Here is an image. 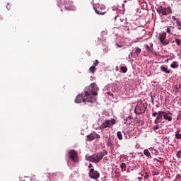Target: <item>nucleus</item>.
<instances>
[{
    "label": "nucleus",
    "instance_id": "393cba45",
    "mask_svg": "<svg viewBox=\"0 0 181 181\" xmlns=\"http://www.w3.org/2000/svg\"><path fill=\"white\" fill-rule=\"evenodd\" d=\"M117 136L120 141L122 140V133L121 132H117Z\"/></svg>",
    "mask_w": 181,
    "mask_h": 181
},
{
    "label": "nucleus",
    "instance_id": "20e7f679",
    "mask_svg": "<svg viewBox=\"0 0 181 181\" xmlns=\"http://www.w3.org/2000/svg\"><path fill=\"white\" fill-rule=\"evenodd\" d=\"M152 117H157L154 120V123L156 124V125H158V124H163V122H162L163 121V112L158 111L157 112L152 110Z\"/></svg>",
    "mask_w": 181,
    "mask_h": 181
},
{
    "label": "nucleus",
    "instance_id": "6e6552de",
    "mask_svg": "<svg viewBox=\"0 0 181 181\" xmlns=\"http://www.w3.org/2000/svg\"><path fill=\"white\" fill-rule=\"evenodd\" d=\"M68 156L69 158H70V159H71V160H73V162H78V158L77 157L78 154L76 151H69V152L68 153Z\"/></svg>",
    "mask_w": 181,
    "mask_h": 181
},
{
    "label": "nucleus",
    "instance_id": "f8f14e48",
    "mask_svg": "<svg viewBox=\"0 0 181 181\" xmlns=\"http://www.w3.org/2000/svg\"><path fill=\"white\" fill-rule=\"evenodd\" d=\"M114 124L112 120H107L103 124L100 126V129H104L105 128H110Z\"/></svg>",
    "mask_w": 181,
    "mask_h": 181
},
{
    "label": "nucleus",
    "instance_id": "423d86ee",
    "mask_svg": "<svg viewBox=\"0 0 181 181\" xmlns=\"http://www.w3.org/2000/svg\"><path fill=\"white\" fill-rule=\"evenodd\" d=\"M95 13L98 15H104L105 13V6L100 4H97L93 6Z\"/></svg>",
    "mask_w": 181,
    "mask_h": 181
},
{
    "label": "nucleus",
    "instance_id": "aec40b11",
    "mask_svg": "<svg viewBox=\"0 0 181 181\" xmlns=\"http://www.w3.org/2000/svg\"><path fill=\"white\" fill-rule=\"evenodd\" d=\"M175 42L177 46H181V39L180 38H175Z\"/></svg>",
    "mask_w": 181,
    "mask_h": 181
},
{
    "label": "nucleus",
    "instance_id": "6ab92c4d",
    "mask_svg": "<svg viewBox=\"0 0 181 181\" xmlns=\"http://www.w3.org/2000/svg\"><path fill=\"white\" fill-rule=\"evenodd\" d=\"M160 70L161 71H163V73H170V70L168 69V68L165 67L164 66H160Z\"/></svg>",
    "mask_w": 181,
    "mask_h": 181
},
{
    "label": "nucleus",
    "instance_id": "473e14b6",
    "mask_svg": "<svg viewBox=\"0 0 181 181\" xmlns=\"http://www.w3.org/2000/svg\"><path fill=\"white\" fill-rule=\"evenodd\" d=\"M132 56H134V53L133 52H130V54L128 56L129 60H131V58L132 57Z\"/></svg>",
    "mask_w": 181,
    "mask_h": 181
},
{
    "label": "nucleus",
    "instance_id": "4468645a",
    "mask_svg": "<svg viewBox=\"0 0 181 181\" xmlns=\"http://www.w3.org/2000/svg\"><path fill=\"white\" fill-rule=\"evenodd\" d=\"M166 32H167V33H168V35H172L173 36H176V33H175V27H173V26L168 27L166 29Z\"/></svg>",
    "mask_w": 181,
    "mask_h": 181
},
{
    "label": "nucleus",
    "instance_id": "09e8293b",
    "mask_svg": "<svg viewBox=\"0 0 181 181\" xmlns=\"http://www.w3.org/2000/svg\"><path fill=\"white\" fill-rule=\"evenodd\" d=\"M151 149H152V148H150L149 150L151 151Z\"/></svg>",
    "mask_w": 181,
    "mask_h": 181
},
{
    "label": "nucleus",
    "instance_id": "f03ea898",
    "mask_svg": "<svg viewBox=\"0 0 181 181\" xmlns=\"http://www.w3.org/2000/svg\"><path fill=\"white\" fill-rule=\"evenodd\" d=\"M108 153V151L107 150H104L103 151L99 152L96 154H93V156H88L86 158L87 160H89V162H93V163H98L101 159H103L105 155Z\"/></svg>",
    "mask_w": 181,
    "mask_h": 181
},
{
    "label": "nucleus",
    "instance_id": "5701e85b",
    "mask_svg": "<svg viewBox=\"0 0 181 181\" xmlns=\"http://www.w3.org/2000/svg\"><path fill=\"white\" fill-rule=\"evenodd\" d=\"M95 70H97V69L95 68V66H92L89 68V71H90V73H95Z\"/></svg>",
    "mask_w": 181,
    "mask_h": 181
},
{
    "label": "nucleus",
    "instance_id": "49530a36",
    "mask_svg": "<svg viewBox=\"0 0 181 181\" xmlns=\"http://www.w3.org/2000/svg\"><path fill=\"white\" fill-rule=\"evenodd\" d=\"M114 124H115V120H114Z\"/></svg>",
    "mask_w": 181,
    "mask_h": 181
},
{
    "label": "nucleus",
    "instance_id": "cd10ccee",
    "mask_svg": "<svg viewBox=\"0 0 181 181\" xmlns=\"http://www.w3.org/2000/svg\"><path fill=\"white\" fill-rule=\"evenodd\" d=\"M153 131H155V132H158L156 131H158V129H159V125L153 126Z\"/></svg>",
    "mask_w": 181,
    "mask_h": 181
},
{
    "label": "nucleus",
    "instance_id": "a18cd8bd",
    "mask_svg": "<svg viewBox=\"0 0 181 181\" xmlns=\"http://www.w3.org/2000/svg\"><path fill=\"white\" fill-rule=\"evenodd\" d=\"M116 176H119V174H117Z\"/></svg>",
    "mask_w": 181,
    "mask_h": 181
},
{
    "label": "nucleus",
    "instance_id": "ddd939ff",
    "mask_svg": "<svg viewBox=\"0 0 181 181\" xmlns=\"http://www.w3.org/2000/svg\"><path fill=\"white\" fill-rule=\"evenodd\" d=\"M95 138H100V135L97 134V133H90L87 136L88 141H94Z\"/></svg>",
    "mask_w": 181,
    "mask_h": 181
},
{
    "label": "nucleus",
    "instance_id": "4c0bfd02",
    "mask_svg": "<svg viewBox=\"0 0 181 181\" xmlns=\"http://www.w3.org/2000/svg\"><path fill=\"white\" fill-rule=\"evenodd\" d=\"M104 160H108V157H105Z\"/></svg>",
    "mask_w": 181,
    "mask_h": 181
},
{
    "label": "nucleus",
    "instance_id": "e433bc0d",
    "mask_svg": "<svg viewBox=\"0 0 181 181\" xmlns=\"http://www.w3.org/2000/svg\"><path fill=\"white\" fill-rule=\"evenodd\" d=\"M57 173H52L53 177H54V176H57Z\"/></svg>",
    "mask_w": 181,
    "mask_h": 181
},
{
    "label": "nucleus",
    "instance_id": "7ed1b4c3",
    "mask_svg": "<svg viewBox=\"0 0 181 181\" xmlns=\"http://www.w3.org/2000/svg\"><path fill=\"white\" fill-rule=\"evenodd\" d=\"M146 108H148V104L139 103L137 104L134 112L136 115H141V114H144L145 111H146Z\"/></svg>",
    "mask_w": 181,
    "mask_h": 181
},
{
    "label": "nucleus",
    "instance_id": "a19ab883",
    "mask_svg": "<svg viewBox=\"0 0 181 181\" xmlns=\"http://www.w3.org/2000/svg\"><path fill=\"white\" fill-rule=\"evenodd\" d=\"M144 177H148V174L146 173V175L144 176Z\"/></svg>",
    "mask_w": 181,
    "mask_h": 181
},
{
    "label": "nucleus",
    "instance_id": "f704fd0d",
    "mask_svg": "<svg viewBox=\"0 0 181 181\" xmlns=\"http://www.w3.org/2000/svg\"><path fill=\"white\" fill-rule=\"evenodd\" d=\"M117 47H122V45H118L117 43L115 44Z\"/></svg>",
    "mask_w": 181,
    "mask_h": 181
},
{
    "label": "nucleus",
    "instance_id": "f257e3e1",
    "mask_svg": "<svg viewBox=\"0 0 181 181\" xmlns=\"http://www.w3.org/2000/svg\"><path fill=\"white\" fill-rule=\"evenodd\" d=\"M98 86L97 83H93L84 90V93L79 94L75 99L76 104L84 103V104H94L97 101V98L93 95H97L98 93Z\"/></svg>",
    "mask_w": 181,
    "mask_h": 181
},
{
    "label": "nucleus",
    "instance_id": "c03bdc74",
    "mask_svg": "<svg viewBox=\"0 0 181 181\" xmlns=\"http://www.w3.org/2000/svg\"><path fill=\"white\" fill-rule=\"evenodd\" d=\"M153 175H158L156 173H154Z\"/></svg>",
    "mask_w": 181,
    "mask_h": 181
},
{
    "label": "nucleus",
    "instance_id": "b1692460",
    "mask_svg": "<svg viewBox=\"0 0 181 181\" xmlns=\"http://www.w3.org/2000/svg\"><path fill=\"white\" fill-rule=\"evenodd\" d=\"M141 52H142V49L141 48L136 47V51L134 52V54H136L138 56V54H139Z\"/></svg>",
    "mask_w": 181,
    "mask_h": 181
},
{
    "label": "nucleus",
    "instance_id": "72a5a7b5",
    "mask_svg": "<svg viewBox=\"0 0 181 181\" xmlns=\"http://www.w3.org/2000/svg\"><path fill=\"white\" fill-rule=\"evenodd\" d=\"M145 47L147 50H151V47H149V45H146Z\"/></svg>",
    "mask_w": 181,
    "mask_h": 181
},
{
    "label": "nucleus",
    "instance_id": "dca6fc26",
    "mask_svg": "<svg viewBox=\"0 0 181 181\" xmlns=\"http://www.w3.org/2000/svg\"><path fill=\"white\" fill-rule=\"evenodd\" d=\"M181 130L180 129H177V130L175 132V138L176 139H181Z\"/></svg>",
    "mask_w": 181,
    "mask_h": 181
},
{
    "label": "nucleus",
    "instance_id": "1a4fd4ad",
    "mask_svg": "<svg viewBox=\"0 0 181 181\" xmlns=\"http://www.w3.org/2000/svg\"><path fill=\"white\" fill-rule=\"evenodd\" d=\"M159 40L160 43L163 45V46H166V45H169L170 42L169 40H166V33H163L159 35Z\"/></svg>",
    "mask_w": 181,
    "mask_h": 181
},
{
    "label": "nucleus",
    "instance_id": "bb28decb",
    "mask_svg": "<svg viewBox=\"0 0 181 181\" xmlns=\"http://www.w3.org/2000/svg\"><path fill=\"white\" fill-rule=\"evenodd\" d=\"M120 168H121L122 170H126L127 165L124 163H122L120 165Z\"/></svg>",
    "mask_w": 181,
    "mask_h": 181
},
{
    "label": "nucleus",
    "instance_id": "412c9836",
    "mask_svg": "<svg viewBox=\"0 0 181 181\" xmlns=\"http://www.w3.org/2000/svg\"><path fill=\"white\" fill-rule=\"evenodd\" d=\"M131 119H132V116L127 117L124 119V124H127V122H129V124H131Z\"/></svg>",
    "mask_w": 181,
    "mask_h": 181
},
{
    "label": "nucleus",
    "instance_id": "9d476101",
    "mask_svg": "<svg viewBox=\"0 0 181 181\" xmlns=\"http://www.w3.org/2000/svg\"><path fill=\"white\" fill-rule=\"evenodd\" d=\"M89 177L91 179H98V177H100V173L94 170V168H90L89 171Z\"/></svg>",
    "mask_w": 181,
    "mask_h": 181
},
{
    "label": "nucleus",
    "instance_id": "7c9ffc66",
    "mask_svg": "<svg viewBox=\"0 0 181 181\" xmlns=\"http://www.w3.org/2000/svg\"><path fill=\"white\" fill-rule=\"evenodd\" d=\"M98 63H100V62H98V60L96 59V60H95L93 66H95H95H98Z\"/></svg>",
    "mask_w": 181,
    "mask_h": 181
},
{
    "label": "nucleus",
    "instance_id": "a878e982",
    "mask_svg": "<svg viewBox=\"0 0 181 181\" xmlns=\"http://www.w3.org/2000/svg\"><path fill=\"white\" fill-rule=\"evenodd\" d=\"M177 28L178 29V30L181 31V21H177Z\"/></svg>",
    "mask_w": 181,
    "mask_h": 181
},
{
    "label": "nucleus",
    "instance_id": "9b49d317",
    "mask_svg": "<svg viewBox=\"0 0 181 181\" xmlns=\"http://www.w3.org/2000/svg\"><path fill=\"white\" fill-rule=\"evenodd\" d=\"M172 112L169 111H163V117L165 121L170 122L173 118L172 117Z\"/></svg>",
    "mask_w": 181,
    "mask_h": 181
},
{
    "label": "nucleus",
    "instance_id": "2eb2a0df",
    "mask_svg": "<svg viewBox=\"0 0 181 181\" xmlns=\"http://www.w3.org/2000/svg\"><path fill=\"white\" fill-rule=\"evenodd\" d=\"M101 35H102V37H98L99 42H103L105 40V38H104V36H105V35H107V31H102Z\"/></svg>",
    "mask_w": 181,
    "mask_h": 181
},
{
    "label": "nucleus",
    "instance_id": "a211bd4d",
    "mask_svg": "<svg viewBox=\"0 0 181 181\" xmlns=\"http://www.w3.org/2000/svg\"><path fill=\"white\" fill-rule=\"evenodd\" d=\"M177 67H179V64L177 63V62H173L170 64V68L171 69H177Z\"/></svg>",
    "mask_w": 181,
    "mask_h": 181
},
{
    "label": "nucleus",
    "instance_id": "0eeeda50",
    "mask_svg": "<svg viewBox=\"0 0 181 181\" xmlns=\"http://www.w3.org/2000/svg\"><path fill=\"white\" fill-rule=\"evenodd\" d=\"M64 5H65L66 11H76V6H74L73 1L63 0Z\"/></svg>",
    "mask_w": 181,
    "mask_h": 181
},
{
    "label": "nucleus",
    "instance_id": "de8ad7c7",
    "mask_svg": "<svg viewBox=\"0 0 181 181\" xmlns=\"http://www.w3.org/2000/svg\"><path fill=\"white\" fill-rule=\"evenodd\" d=\"M179 87L180 88V87H181V86L180 85V86H179Z\"/></svg>",
    "mask_w": 181,
    "mask_h": 181
},
{
    "label": "nucleus",
    "instance_id": "c756f323",
    "mask_svg": "<svg viewBox=\"0 0 181 181\" xmlns=\"http://www.w3.org/2000/svg\"><path fill=\"white\" fill-rule=\"evenodd\" d=\"M107 145L108 146H112V141H111V139L107 141Z\"/></svg>",
    "mask_w": 181,
    "mask_h": 181
},
{
    "label": "nucleus",
    "instance_id": "f3484780",
    "mask_svg": "<svg viewBox=\"0 0 181 181\" xmlns=\"http://www.w3.org/2000/svg\"><path fill=\"white\" fill-rule=\"evenodd\" d=\"M144 153L146 156H147V158H148L149 159H152V156H151V153L149 152V150L145 149L144 151Z\"/></svg>",
    "mask_w": 181,
    "mask_h": 181
},
{
    "label": "nucleus",
    "instance_id": "39448f33",
    "mask_svg": "<svg viewBox=\"0 0 181 181\" xmlns=\"http://www.w3.org/2000/svg\"><path fill=\"white\" fill-rule=\"evenodd\" d=\"M157 13L160 14V16H165L166 15H169V13H172V8L170 7H163L162 6H159L156 8Z\"/></svg>",
    "mask_w": 181,
    "mask_h": 181
},
{
    "label": "nucleus",
    "instance_id": "79ce46f5",
    "mask_svg": "<svg viewBox=\"0 0 181 181\" xmlns=\"http://www.w3.org/2000/svg\"><path fill=\"white\" fill-rule=\"evenodd\" d=\"M116 71H118V66H116Z\"/></svg>",
    "mask_w": 181,
    "mask_h": 181
},
{
    "label": "nucleus",
    "instance_id": "2f4dec72",
    "mask_svg": "<svg viewBox=\"0 0 181 181\" xmlns=\"http://www.w3.org/2000/svg\"><path fill=\"white\" fill-rule=\"evenodd\" d=\"M172 18L175 21V23H177V21H180V19L175 18V16H173Z\"/></svg>",
    "mask_w": 181,
    "mask_h": 181
},
{
    "label": "nucleus",
    "instance_id": "c9c22d12",
    "mask_svg": "<svg viewBox=\"0 0 181 181\" xmlns=\"http://www.w3.org/2000/svg\"><path fill=\"white\" fill-rule=\"evenodd\" d=\"M91 168H93V164L90 163L89 165H88V168L91 169Z\"/></svg>",
    "mask_w": 181,
    "mask_h": 181
},
{
    "label": "nucleus",
    "instance_id": "37998d69",
    "mask_svg": "<svg viewBox=\"0 0 181 181\" xmlns=\"http://www.w3.org/2000/svg\"><path fill=\"white\" fill-rule=\"evenodd\" d=\"M172 44L175 43V41L171 42Z\"/></svg>",
    "mask_w": 181,
    "mask_h": 181
},
{
    "label": "nucleus",
    "instance_id": "c85d7f7f",
    "mask_svg": "<svg viewBox=\"0 0 181 181\" xmlns=\"http://www.w3.org/2000/svg\"><path fill=\"white\" fill-rule=\"evenodd\" d=\"M177 158H178L179 159H180V158H181V150L179 151L177 153Z\"/></svg>",
    "mask_w": 181,
    "mask_h": 181
},
{
    "label": "nucleus",
    "instance_id": "4be33fe9",
    "mask_svg": "<svg viewBox=\"0 0 181 181\" xmlns=\"http://www.w3.org/2000/svg\"><path fill=\"white\" fill-rule=\"evenodd\" d=\"M120 71H122V73H127V71H128V68H127V66H121Z\"/></svg>",
    "mask_w": 181,
    "mask_h": 181
},
{
    "label": "nucleus",
    "instance_id": "ea45409f",
    "mask_svg": "<svg viewBox=\"0 0 181 181\" xmlns=\"http://www.w3.org/2000/svg\"><path fill=\"white\" fill-rule=\"evenodd\" d=\"M156 160L157 162H159V163H160V161L159 160L156 159Z\"/></svg>",
    "mask_w": 181,
    "mask_h": 181
},
{
    "label": "nucleus",
    "instance_id": "58836bf2",
    "mask_svg": "<svg viewBox=\"0 0 181 181\" xmlns=\"http://www.w3.org/2000/svg\"><path fill=\"white\" fill-rule=\"evenodd\" d=\"M109 95H113L112 93H111V92H108Z\"/></svg>",
    "mask_w": 181,
    "mask_h": 181
}]
</instances>
